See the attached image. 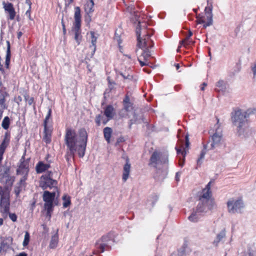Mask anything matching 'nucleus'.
<instances>
[{"label": "nucleus", "mask_w": 256, "mask_h": 256, "mask_svg": "<svg viewBox=\"0 0 256 256\" xmlns=\"http://www.w3.org/2000/svg\"><path fill=\"white\" fill-rule=\"evenodd\" d=\"M88 140V134L84 128L79 130L78 133L71 128L66 130L64 136V144L66 146V158H74L76 153L80 158H83L85 154Z\"/></svg>", "instance_id": "obj_1"}, {"label": "nucleus", "mask_w": 256, "mask_h": 256, "mask_svg": "<svg viewBox=\"0 0 256 256\" xmlns=\"http://www.w3.org/2000/svg\"><path fill=\"white\" fill-rule=\"evenodd\" d=\"M254 112V110L248 108L246 110L236 108L231 112V120L232 124L237 128L240 134L242 128L246 124L248 118Z\"/></svg>", "instance_id": "obj_2"}, {"label": "nucleus", "mask_w": 256, "mask_h": 256, "mask_svg": "<svg viewBox=\"0 0 256 256\" xmlns=\"http://www.w3.org/2000/svg\"><path fill=\"white\" fill-rule=\"evenodd\" d=\"M136 34L137 36V46L140 48L150 47L152 48L154 42L150 40L151 35L147 34L145 28L142 30L140 22H138V25L136 28Z\"/></svg>", "instance_id": "obj_3"}, {"label": "nucleus", "mask_w": 256, "mask_h": 256, "mask_svg": "<svg viewBox=\"0 0 256 256\" xmlns=\"http://www.w3.org/2000/svg\"><path fill=\"white\" fill-rule=\"evenodd\" d=\"M56 196L55 192H50L46 190L44 192L42 196L43 200L45 202L44 208L46 210V215L49 218L51 217V214L53 210V201Z\"/></svg>", "instance_id": "obj_4"}, {"label": "nucleus", "mask_w": 256, "mask_h": 256, "mask_svg": "<svg viewBox=\"0 0 256 256\" xmlns=\"http://www.w3.org/2000/svg\"><path fill=\"white\" fill-rule=\"evenodd\" d=\"M228 210L229 213L234 214L241 213L244 207V203L241 198H230L227 203Z\"/></svg>", "instance_id": "obj_5"}, {"label": "nucleus", "mask_w": 256, "mask_h": 256, "mask_svg": "<svg viewBox=\"0 0 256 256\" xmlns=\"http://www.w3.org/2000/svg\"><path fill=\"white\" fill-rule=\"evenodd\" d=\"M210 182H209L206 188L203 189L202 195L200 196L199 201L202 202H210L211 204L210 208L215 202L214 200L211 198Z\"/></svg>", "instance_id": "obj_6"}, {"label": "nucleus", "mask_w": 256, "mask_h": 256, "mask_svg": "<svg viewBox=\"0 0 256 256\" xmlns=\"http://www.w3.org/2000/svg\"><path fill=\"white\" fill-rule=\"evenodd\" d=\"M168 162L167 156H162V154L156 152H154L152 155L150 159V164L154 167L160 164H165Z\"/></svg>", "instance_id": "obj_7"}, {"label": "nucleus", "mask_w": 256, "mask_h": 256, "mask_svg": "<svg viewBox=\"0 0 256 256\" xmlns=\"http://www.w3.org/2000/svg\"><path fill=\"white\" fill-rule=\"evenodd\" d=\"M222 138V131L220 129H217L215 133L212 136V142L210 149L214 150L218 148L221 145Z\"/></svg>", "instance_id": "obj_8"}, {"label": "nucleus", "mask_w": 256, "mask_h": 256, "mask_svg": "<svg viewBox=\"0 0 256 256\" xmlns=\"http://www.w3.org/2000/svg\"><path fill=\"white\" fill-rule=\"evenodd\" d=\"M10 132H6L2 142L0 144V163L3 158V154L10 142Z\"/></svg>", "instance_id": "obj_9"}, {"label": "nucleus", "mask_w": 256, "mask_h": 256, "mask_svg": "<svg viewBox=\"0 0 256 256\" xmlns=\"http://www.w3.org/2000/svg\"><path fill=\"white\" fill-rule=\"evenodd\" d=\"M57 181L52 178L41 179L40 186L42 190L46 189L48 188H54L57 190Z\"/></svg>", "instance_id": "obj_10"}, {"label": "nucleus", "mask_w": 256, "mask_h": 256, "mask_svg": "<svg viewBox=\"0 0 256 256\" xmlns=\"http://www.w3.org/2000/svg\"><path fill=\"white\" fill-rule=\"evenodd\" d=\"M0 212L3 214L4 216L6 217L10 210V202L4 196H1L0 202Z\"/></svg>", "instance_id": "obj_11"}, {"label": "nucleus", "mask_w": 256, "mask_h": 256, "mask_svg": "<svg viewBox=\"0 0 256 256\" xmlns=\"http://www.w3.org/2000/svg\"><path fill=\"white\" fill-rule=\"evenodd\" d=\"M110 240V238L108 236H104L96 243V248L100 249V252H104L105 248L108 246Z\"/></svg>", "instance_id": "obj_12"}, {"label": "nucleus", "mask_w": 256, "mask_h": 256, "mask_svg": "<svg viewBox=\"0 0 256 256\" xmlns=\"http://www.w3.org/2000/svg\"><path fill=\"white\" fill-rule=\"evenodd\" d=\"M212 5L210 4V6L208 7H206L204 10V12L206 15L207 18V22L206 23H204L203 26L204 28H206L207 26H210L213 24V20H212Z\"/></svg>", "instance_id": "obj_13"}, {"label": "nucleus", "mask_w": 256, "mask_h": 256, "mask_svg": "<svg viewBox=\"0 0 256 256\" xmlns=\"http://www.w3.org/2000/svg\"><path fill=\"white\" fill-rule=\"evenodd\" d=\"M211 204L210 202H202L199 201V202L196 207V210L198 212H206L208 210H211L213 209L216 206L215 202L210 208Z\"/></svg>", "instance_id": "obj_14"}, {"label": "nucleus", "mask_w": 256, "mask_h": 256, "mask_svg": "<svg viewBox=\"0 0 256 256\" xmlns=\"http://www.w3.org/2000/svg\"><path fill=\"white\" fill-rule=\"evenodd\" d=\"M2 4L5 11L8 12L9 14L10 19L11 20H14L16 16V12L12 4L9 2L6 3L5 2H3Z\"/></svg>", "instance_id": "obj_15"}, {"label": "nucleus", "mask_w": 256, "mask_h": 256, "mask_svg": "<svg viewBox=\"0 0 256 256\" xmlns=\"http://www.w3.org/2000/svg\"><path fill=\"white\" fill-rule=\"evenodd\" d=\"M130 170V163L129 158H126V163L124 166L123 174H122V180L126 182L128 178Z\"/></svg>", "instance_id": "obj_16"}, {"label": "nucleus", "mask_w": 256, "mask_h": 256, "mask_svg": "<svg viewBox=\"0 0 256 256\" xmlns=\"http://www.w3.org/2000/svg\"><path fill=\"white\" fill-rule=\"evenodd\" d=\"M226 236V230L222 229L217 235L212 244L215 246H217L218 244L222 242Z\"/></svg>", "instance_id": "obj_17"}, {"label": "nucleus", "mask_w": 256, "mask_h": 256, "mask_svg": "<svg viewBox=\"0 0 256 256\" xmlns=\"http://www.w3.org/2000/svg\"><path fill=\"white\" fill-rule=\"evenodd\" d=\"M104 115L108 118V120L112 119L114 116V108L112 105H108L105 108L104 111Z\"/></svg>", "instance_id": "obj_18"}, {"label": "nucleus", "mask_w": 256, "mask_h": 256, "mask_svg": "<svg viewBox=\"0 0 256 256\" xmlns=\"http://www.w3.org/2000/svg\"><path fill=\"white\" fill-rule=\"evenodd\" d=\"M50 167V164H45L40 162L36 166V170L37 173H42L47 170Z\"/></svg>", "instance_id": "obj_19"}, {"label": "nucleus", "mask_w": 256, "mask_h": 256, "mask_svg": "<svg viewBox=\"0 0 256 256\" xmlns=\"http://www.w3.org/2000/svg\"><path fill=\"white\" fill-rule=\"evenodd\" d=\"M176 150L178 154L181 155V156H180L179 164L180 166H182L184 164V158L186 154V151H182L181 148H178L177 147H176Z\"/></svg>", "instance_id": "obj_20"}, {"label": "nucleus", "mask_w": 256, "mask_h": 256, "mask_svg": "<svg viewBox=\"0 0 256 256\" xmlns=\"http://www.w3.org/2000/svg\"><path fill=\"white\" fill-rule=\"evenodd\" d=\"M94 2L93 0H89L84 5V10L88 14H91L94 11Z\"/></svg>", "instance_id": "obj_21"}, {"label": "nucleus", "mask_w": 256, "mask_h": 256, "mask_svg": "<svg viewBox=\"0 0 256 256\" xmlns=\"http://www.w3.org/2000/svg\"><path fill=\"white\" fill-rule=\"evenodd\" d=\"M7 44V50H6V61L5 64L6 68H8L10 59V42L9 41L6 42Z\"/></svg>", "instance_id": "obj_22"}, {"label": "nucleus", "mask_w": 256, "mask_h": 256, "mask_svg": "<svg viewBox=\"0 0 256 256\" xmlns=\"http://www.w3.org/2000/svg\"><path fill=\"white\" fill-rule=\"evenodd\" d=\"M90 34L91 36V43L92 45L90 46V48L92 50V54H94L96 50V42L97 41V37L95 36V34L94 32H90Z\"/></svg>", "instance_id": "obj_23"}, {"label": "nucleus", "mask_w": 256, "mask_h": 256, "mask_svg": "<svg viewBox=\"0 0 256 256\" xmlns=\"http://www.w3.org/2000/svg\"><path fill=\"white\" fill-rule=\"evenodd\" d=\"M112 132V129L110 127H106L104 129V137L108 143L110 142V138Z\"/></svg>", "instance_id": "obj_24"}, {"label": "nucleus", "mask_w": 256, "mask_h": 256, "mask_svg": "<svg viewBox=\"0 0 256 256\" xmlns=\"http://www.w3.org/2000/svg\"><path fill=\"white\" fill-rule=\"evenodd\" d=\"M44 140L46 144L50 142V131L48 129L47 126H44Z\"/></svg>", "instance_id": "obj_25"}, {"label": "nucleus", "mask_w": 256, "mask_h": 256, "mask_svg": "<svg viewBox=\"0 0 256 256\" xmlns=\"http://www.w3.org/2000/svg\"><path fill=\"white\" fill-rule=\"evenodd\" d=\"M216 86V90L218 92H224L226 89V84L222 80H220L218 82Z\"/></svg>", "instance_id": "obj_26"}, {"label": "nucleus", "mask_w": 256, "mask_h": 256, "mask_svg": "<svg viewBox=\"0 0 256 256\" xmlns=\"http://www.w3.org/2000/svg\"><path fill=\"white\" fill-rule=\"evenodd\" d=\"M58 236L56 234L52 236L50 244V248H54L58 244Z\"/></svg>", "instance_id": "obj_27"}, {"label": "nucleus", "mask_w": 256, "mask_h": 256, "mask_svg": "<svg viewBox=\"0 0 256 256\" xmlns=\"http://www.w3.org/2000/svg\"><path fill=\"white\" fill-rule=\"evenodd\" d=\"M206 148H207V145H204V149L202 150L200 156L198 158L197 160V164L200 166L202 163L203 159L204 158L205 154L206 152Z\"/></svg>", "instance_id": "obj_28"}, {"label": "nucleus", "mask_w": 256, "mask_h": 256, "mask_svg": "<svg viewBox=\"0 0 256 256\" xmlns=\"http://www.w3.org/2000/svg\"><path fill=\"white\" fill-rule=\"evenodd\" d=\"M150 48V47L144 48V50L142 54V56L144 57V60H146L148 58L151 56L150 52L149 50Z\"/></svg>", "instance_id": "obj_29"}, {"label": "nucleus", "mask_w": 256, "mask_h": 256, "mask_svg": "<svg viewBox=\"0 0 256 256\" xmlns=\"http://www.w3.org/2000/svg\"><path fill=\"white\" fill-rule=\"evenodd\" d=\"M197 210L192 214L188 218V220L192 222H196L199 219L198 215V214Z\"/></svg>", "instance_id": "obj_30"}, {"label": "nucleus", "mask_w": 256, "mask_h": 256, "mask_svg": "<svg viewBox=\"0 0 256 256\" xmlns=\"http://www.w3.org/2000/svg\"><path fill=\"white\" fill-rule=\"evenodd\" d=\"M192 33L190 30L188 31V34L186 36V38L181 41L180 44H183L184 46L188 45L190 44V42L188 41L190 38L192 36Z\"/></svg>", "instance_id": "obj_31"}, {"label": "nucleus", "mask_w": 256, "mask_h": 256, "mask_svg": "<svg viewBox=\"0 0 256 256\" xmlns=\"http://www.w3.org/2000/svg\"><path fill=\"white\" fill-rule=\"evenodd\" d=\"M9 125L10 118L8 116H6L2 122V126L4 129L7 130L9 127Z\"/></svg>", "instance_id": "obj_32"}, {"label": "nucleus", "mask_w": 256, "mask_h": 256, "mask_svg": "<svg viewBox=\"0 0 256 256\" xmlns=\"http://www.w3.org/2000/svg\"><path fill=\"white\" fill-rule=\"evenodd\" d=\"M62 200H64L63 207L67 208L70 204V198L66 195H64L62 196Z\"/></svg>", "instance_id": "obj_33"}, {"label": "nucleus", "mask_w": 256, "mask_h": 256, "mask_svg": "<svg viewBox=\"0 0 256 256\" xmlns=\"http://www.w3.org/2000/svg\"><path fill=\"white\" fill-rule=\"evenodd\" d=\"M28 168H18L16 170L17 174H20L22 176H28Z\"/></svg>", "instance_id": "obj_34"}, {"label": "nucleus", "mask_w": 256, "mask_h": 256, "mask_svg": "<svg viewBox=\"0 0 256 256\" xmlns=\"http://www.w3.org/2000/svg\"><path fill=\"white\" fill-rule=\"evenodd\" d=\"M80 10L79 7L75 8L74 20H80Z\"/></svg>", "instance_id": "obj_35"}, {"label": "nucleus", "mask_w": 256, "mask_h": 256, "mask_svg": "<svg viewBox=\"0 0 256 256\" xmlns=\"http://www.w3.org/2000/svg\"><path fill=\"white\" fill-rule=\"evenodd\" d=\"M120 74L123 77V78L128 80H131L133 78L132 74L128 72H120Z\"/></svg>", "instance_id": "obj_36"}, {"label": "nucleus", "mask_w": 256, "mask_h": 256, "mask_svg": "<svg viewBox=\"0 0 256 256\" xmlns=\"http://www.w3.org/2000/svg\"><path fill=\"white\" fill-rule=\"evenodd\" d=\"M20 164L18 168H28V164L24 162V156H22L20 160Z\"/></svg>", "instance_id": "obj_37"}, {"label": "nucleus", "mask_w": 256, "mask_h": 256, "mask_svg": "<svg viewBox=\"0 0 256 256\" xmlns=\"http://www.w3.org/2000/svg\"><path fill=\"white\" fill-rule=\"evenodd\" d=\"M30 241V234L28 232H26L24 235V240L22 243V244L24 246H26L29 242Z\"/></svg>", "instance_id": "obj_38"}, {"label": "nucleus", "mask_w": 256, "mask_h": 256, "mask_svg": "<svg viewBox=\"0 0 256 256\" xmlns=\"http://www.w3.org/2000/svg\"><path fill=\"white\" fill-rule=\"evenodd\" d=\"M27 176H22V177L18 183L20 188H23L24 187L25 182L27 180Z\"/></svg>", "instance_id": "obj_39"}, {"label": "nucleus", "mask_w": 256, "mask_h": 256, "mask_svg": "<svg viewBox=\"0 0 256 256\" xmlns=\"http://www.w3.org/2000/svg\"><path fill=\"white\" fill-rule=\"evenodd\" d=\"M52 114V110L50 108H48V112L47 114V115L45 118L44 121V126H47V124L48 122V120L50 118Z\"/></svg>", "instance_id": "obj_40"}, {"label": "nucleus", "mask_w": 256, "mask_h": 256, "mask_svg": "<svg viewBox=\"0 0 256 256\" xmlns=\"http://www.w3.org/2000/svg\"><path fill=\"white\" fill-rule=\"evenodd\" d=\"M74 39L76 41L78 44H80V31H74Z\"/></svg>", "instance_id": "obj_41"}, {"label": "nucleus", "mask_w": 256, "mask_h": 256, "mask_svg": "<svg viewBox=\"0 0 256 256\" xmlns=\"http://www.w3.org/2000/svg\"><path fill=\"white\" fill-rule=\"evenodd\" d=\"M53 173L52 172H48L44 175L41 177V179L52 178Z\"/></svg>", "instance_id": "obj_42"}, {"label": "nucleus", "mask_w": 256, "mask_h": 256, "mask_svg": "<svg viewBox=\"0 0 256 256\" xmlns=\"http://www.w3.org/2000/svg\"><path fill=\"white\" fill-rule=\"evenodd\" d=\"M80 20H74V31H80Z\"/></svg>", "instance_id": "obj_43"}, {"label": "nucleus", "mask_w": 256, "mask_h": 256, "mask_svg": "<svg viewBox=\"0 0 256 256\" xmlns=\"http://www.w3.org/2000/svg\"><path fill=\"white\" fill-rule=\"evenodd\" d=\"M24 96L26 101L28 102L29 105H31L34 102L33 98H30L28 94H25Z\"/></svg>", "instance_id": "obj_44"}, {"label": "nucleus", "mask_w": 256, "mask_h": 256, "mask_svg": "<svg viewBox=\"0 0 256 256\" xmlns=\"http://www.w3.org/2000/svg\"><path fill=\"white\" fill-rule=\"evenodd\" d=\"M8 214L12 222H15L16 221L17 216L15 214L9 212V213H8Z\"/></svg>", "instance_id": "obj_45"}, {"label": "nucleus", "mask_w": 256, "mask_h": 256, "mask_svg": "<svg viewBox=\"0 0 256 256\" xmlns=\"http://www.w3.org/2000/svg\"><path fill=\"white\" fill-rule=\"evenodd\" d=\"M251 68L254 78L256 76V61L252 65Z\"/></svg>", "instance_id": "obj_46"}, {"label": "nucleus", "mask_w": 256, "mask_h": 256, "mask_svg": "<svg viewBox=\"0 0 256 256\" xmlns=\"http://www.w3.org/2000/svg\"><path fill=\"white\" fill-rule=\"evenodd\" d=\"M100 118H101L100 115L98 114V115L96 116V122L98 126H100Z\"/></svg>", "instance_id": "obj_47"}, {"label": "nucleus", "mask_w": 256, "mask_h": 256, "mask_svg": "<svg viewBox=\"0 0 256 256\" xmlns=\"http://www.w3.org/2000/svg\"><path fill=\"white\" fill-rule=\"evenodd\" d=\"M186 148H188L190 145V142H189V138H188V135L186 134Z\"/></svg>", "instance_id": "obj_48"}, {"label": "nucleus", "mask_w": 256, "mask_h": 256, "mask_svg": "<svg viewBox=\"0 0 256 256\" xmlns=\"http://www.w3.org/2000/svg\"><path fill=\"white\" fill-rule=\"evenodd\" d=\"M30 10H31V8H28L26 12V15L28 18L30 20H31Z\"/></svg>", "instance_id": "obj_49"}, {"label": "nucleus", "mask_w": 256, "mask_h": 256, "mask_svg": "<svg viewBox=\"0 0 256 256\" xmlns=\"http://www.w3.org/2000/svg\"><path fill=\"white\" fill-rule=\"evenodd\" d=\"M180 175H181L180 172H178L176 173L175 178L176 181L178 182L180 180Z\"/></svg>", "instance_id": "obj_50"}, {"label": "nucleus", "mask_w": 256, "mask_h": 256, "mask_svg": "<svg viewBox=\"0 0 256 256\" xmlns=\"http://www.w3.org/2000/svg\"><path fill=\"white\" fill-rule=\"evenodd\" d=\"M197 22L200 24H204V20H203L202 18H198Z\"/></svg>", "instance_id": "obj_51"}, {"label": "nucleus", "mask_w": 256, "mask_h": 256, "mask_svg": "<svg viewBox=\"0 0 256 256\" xmlns=\"http://www.w3.org/2000/svg\"><path fill=\"white\" fill-rule=\"evenodd\" d=\"M129 101H130V98L128 96H126L124 100V104H130Z\"/></svg>", "instance_id": "obj_52"}, {"label": "nucleus", "mask_w": 256, "mask_h": 256, "mask_svg": "<svg viewBox=\"0 0 256 256\" xmlns=\"http://www.w3.org/2000/svg\"><path fill=\"white\" fill-rule=\"evenodd\" d=\"M124 109L126 111H128L129 110V108L130 107V104H124Z\"/></svg>", "instance_id": "obj_53"}, {"label": "nucleus", "mask_w": 256, "mask_h": 256, "mask_svg": "<svg viewBox=\"0 0 256 256\" xmlns=\"http://www.w3.org/2000/svg\"><path fill=\"white\" fill-rule=\"evenodd\" d=\"M114 39L118 41V44H119L121 43V40H120V36H118L116 35L114 36Z\"/></svg>", "instance_id": "obj_54"}, {"label": "nucleus", "mask_w": 256, "mask_h": 256, "mask_svg": "<svg viewBox=\"0 0 256 256\" xmlns=\"http://www.w3.org/2000/svg\"><path fill=\"white\" fill-rule=\"evenodd\" d=\"M114 84H115V83L114 82H112V85H110V84H108V88L110 89V90H112L114 88Z\"/></svg>", "instance_id": "obj_55"}, {"label": "nucleus", "mask_w": 256, "mask_h": 256, "mask_svg": "<svg viewBox=\"0 0 256 256\" xmlns=\"http://www.w3.org/2000/svg\"><path fill=\"white\" fill-rule=\"evenodd\" d=\"M26 3L28 5V8H31L32 2L30 0H26Z\"/></svg>", "instance_id": "obj_56"}, {"label": "nucleus", "mask_w": 256, "mask_h": 256, "mask_svg": "<svg viewBox=\"0 0 256 256\" xmlns=\"http://www.w3.org/2000/svg\"><path fill=\"white\" fill-rule=\"evenodd\" d=\"M1 60H2V59H1V58L0 57V71L2 72H4V70L3 68L2 65L1 64Z\"/></svg>", "instance_id": "obj_57"}, {"label": "nucleus", "mask_w": 256, "mask_h": 256, "mask_svg": "<svg viewBox=\"0 0 256 256\" xmlns=\"http://www.w3.org/2000/svg\"><path fill=\"white\" fill-rule=\"evenodd\" d=\"M17 103L18 104L19 102H21L22 100V98L21 96H18L16 99Z\"/></svg>", "instance_id": "obj_58"}, {"label": "nucleus", "mask_w": 256, "mask_h": 256, "mask_svg": "<svg viewBox=\"0 0 256 256\" xmlns=\"http://www.w3.org/2000/svg\"><path fill=\"white\" fill-rule=\"evenodd\" d=\"M138 61H139V62H140V66H144L146 65V64L144 62H142V61L140 60L139 58L138 59Z\"/></svg>", "instance_id": "obj_59"}, {"label": "nucleus", "mask_w": 256, "mask_h": 256, "mask_svg": "<svg viewBox=\"0 0 256 256\" xmlns=\"http://www.w3.org/2000/svg\"><path fill=\"white\" fill-rule=\"evenodd\" d=\"M206 86H207V84L206 83L203 82L202 84V86L201 88V90H204V87Z\"/></svg>", "instance_id": "obj_60"}, {"label": "nucleus", "mask_w": 256, "mask_h": 256, "mask_svg": "<svg viewBox=\"0 0 256 256\" xmlns=\"http://www.w3.org/2000/svg\"><path fill=\"white\" fill-rule=\"evenodd\" d=\"M22 188H20V186H18V190H16L15 192H16V195H18L20 194V191L21 190Z\"/></svg>", "instance_id": "obj_61"}, {"label": "nucleus", "mask_w": 256, "mask_h": 256, "mask_svg": "<svg viewBox=\"0 0 256 256\" xmlns=\"http://www.w3.org/2000/svg\"><path fill=\"white\" fill-rule=\"evenodd\" d=\"M22 35V32H18V38L20 39L21 36Z\"/></svg>", "instance_id": "obj_62"}, {"label": "nucleus", "mask_w": 256, "mask_h": 256, "mask_svg": "<svg viewBox=\"0 0 256 256\" xmlns=\"http://www.w3.org/2000/svg\"><path fill=\"white\" fill-rule=\"evenodd\" d=\"M17 256H27V254L24 252L20 253Z\"/></svg>", "instance_id": "obj_63"}, {"label": "nucleus", "mask_w": 256, "mask_h": 256, "mask_svg": "<svg viewBox=\"0 0 256 256\" xmlns=\"http://www.w3.org/2000/svg\"><path fill=\"white\" fill-rule=\"evenodd\" d=\"M246 256H254V254L253 253L250 252L248 254H246Z\"/></svg>", "instance_id": "obj_64"}]
</instances>
